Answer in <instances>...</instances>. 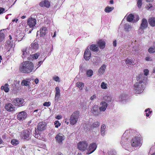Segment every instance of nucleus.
<instances>
[{
    "instance_id": "obj_1",
    "label": "nucleus",
    "mask_w": 155,
    "mask_h": 155,
    "mask_svg": "<svg viewBox=\"0 0 155 155\" xmlns=\"http://www.w3.org/2000/svg\"><path fill=\"white\" fill-rule=\"evenodd\" d=\"M145 78L143 74H140L138 76L137 82L134 85V90L135 92L137 94L142 93L144 89L143 80Z\"/></svg>"
},
{
    "instance_id": "obj_2",
    "label": "nucleus",
    "mask_w": 155,
    "mask_h": 155,
    "mask_svg": "<svg viewBox=\"0 0 155 155\" xmlns=\"http://www.w3.org/2000/svg\"><path fill=\"white\" fill-rule=\"evenodd\" d=\"M20 71L24 73H30L34 72V65L30 61H26L23 62L20 65L19 68Z\"/></svg>"
},
{
    "instance_id": "obj_3",
    "label": "nucleus",
    "mask_w": 155,
    "mask_h": 155,
    "mask_svg": "<svg viewBox=\"0 0 155 155\" xmlns=\"http://www.w3.org/2000/svg\"><path fill=\"white\" fill-rule=\"evenodd\" d=\"M135 133V131L132 129H130L125 131L122 136L120 142L121 144L123 147L126 149L128 148L129 145L127 141V138L131 135L134 136Z\"/></svg>"
},
{
    "instance_id": "obj_4",
    "label": "nucleus",
    "mask_w": 155,
    "mask_h": 155,
    "mask_svg": "<svg viewBox=\"0 0 155 155\" xmlns=\"http://www.w3.org/2000/svg\"><path fill=\"white\" fill-rule=\"evenodd\" d=\"M142 140V137L140 135L136 136L135 137L133 138L131 141V145L133 147H139L142 145L141 142Z\"/></svg>"
},
{
    "instance_id": "obj_5",
    "label": "nucleus",
    "mask_w": 155,
    "mask_h": 155,
    "mask_svg": "<svg viewBox=\"0 0 155 155\" xmlns=\"http://www.w3.org/2000/svg\"><path fill=\"white\" fill-rule=\"evenodd\" d=\"M79 114L78 111H76L72 114L69 119L70 124L74 125L77 122L79 117Z\"/></svg>"
},
{
    "instance_id": "obj_6",
    "label": "nucleus",
    "mask_w": 155,
    "mask_h": 155,
    "mask_svg": "<svg viewBox=\"0 0 155 155\" xmlns=\"http://www.w3.org/2000/svg\"><path fill=\"white\" fill-rule=\"evenodd\" d=\"M88 146V143L85 141H80L77 145L78 149L80 150L83 151H87Z\"/></svg>"
},
{
    "instance_id": "obj_7",
    "label": "nucleus",
    "mask_w": 155,
    "mask_h": 155,
    "mask_svg": "<svg viewBox=\"0 0 155 155\" xmlns=\"http://www.w3.org/2000/svg\"><path fill=\"white\" fill-rule=\"evenodd\" d=\"M31 131L30 130H28L23 131L20 136L23 139L28 140L31 138Z\"/></svg>"
},
{
    "instance_id": "obj_8",
    "label": "nucleus",
    "mask_w": 155,
    "mask_h": 155,
    "mask_svg": "<svg viewBox=\"0 0 155 155\" xmlns=\"http://www.w3.org/2000/svg\"><path fill=\"white\" fill-rule=\"evenodd\" d=\"M97 145L95 143H93L90 144L87 148L86 154H90L93 152L96 149Z\"/></svg>"
},
{
    "instance_id": "obj_9",
    "label": "nucleus",
    "mask_w": 155,
    "mask_h": 155,
    "mask_svg": "<svg viewBox=\"0 0 155 155\" xmlns=\"http://www.w3.org/2000/svg\"><path fill=\"white\" fill-rule=\"evenodd\" d=\"M12 104L16 106L21 107L24 104V100L22 98H15L12 101Z\"/></svg>"
},
{
    "instance_id": "obj_10",
    "label": "nucleus",
    "mask_w": 155,
    "mask_h": 155,
    "mask_svg": "<svg viewBox=\"0 0 155 155\" xmlns=\"http://www.w3.org/2000/svg\"><path fill=\"white\" fill-rule=\"evenodd\" d=\"M148 26V22L147 20L145 18H143L141 21V24L139 29V32L140 33L143 32V30L145 29Z\"/></svg>"
},
{
    "instance_id": "obj_11",
    "label": "nucleus",
    "mask_w": 155,
    "mask_h": 155,
    "mask_svg": "<svg viewBox=\"0 0 155 155\" xmlns=\"http://www.w3.org/2000/svg\"><path fill=\"white\" fill-rule=\"evenodd\" d=\"M36 20L35 18L31 17L29 18L27 20V24L30 28H34V27L36 24Z\"/></svg>"
},
{
    "instance_id": "obj_12",
    "label": "nucleus",
    "mask_w": 155,
    "mask_h": 155,
    "mask_svg": "<svg viewBox=\"0 0 155 155\" xmlns=\"http://www.w3.org/2000/svg\"><path fill=\"white\" fill-rule=\"evenodd\" d=\"M38 48V44L34 41L31 43L29 48H28L29 49L30 51L32 53L37 50Z\"/></svg>"
},
{
    "instance_id": "obj_13",
    "label": "nucleus",
    "mask_w": 155,
    "mask_h": 155,
    "mask_svg": "<svg viewBox=\"0 0 155 155\" xmlns=\"http://www.w3.org/2000/svg\"><path fill=\"white\" fill-rule=\"evenodd\" d=\"M46 124L44 122H40L38 124L37 126V131H42L45 130L46 128ZM35 132L37 133V130H35Z\"/></svg>"
},
{
    "instance_id": "obj_14",
    "label": "nucleus",
    "mask_w": 155,
    "mask_h": 155,
    "mask_svg": "<svg viewBox=\"0 0 155 155\" xmlns=\"http://www.w3.org/2000/svg\"><path fill=\"white\" fill-rule=\"evenodd\" d=\"M55 139L57 142L59 143H62L65 139V137L63 134L59 133L57 134L55 137Z\"/></svg>"
},
{
    "instance_id": "obj_15",
    "label": "nucleus",
    "mask_w": 155,
    "mask_h": 155,
    "mask_svg": "<svg viewBox=\"0 0 155 155\" xmlns=\"http://www.w3.org/2000/svg\"><path fill=\"white\" fill-rule=\"evenodd\" d=\"M27 117V114L24 111L20 112L18 113L17 116L18 119L21 121L25 120Z\"/></svg>"
},
{
    "instance_id": "obj_16",
    "label": "nucleus",
    "mask_w": 155,
    "mask_h": 155,
    "mask_svg": "<svg viewBox=\"0 0 155 155\" xmlns=\"http://www.w3.org/2000/svg\"><path fill=\"white\" fill-rule=\"evenodd\" d=\"M107 104L105 101H102L101 102L99 108L101 111H104L107 107Z\"/></svg>"
},
{
    "instance_id": "obj_17",
    "label": "nucleus",
    "mask_w": 155,
    "mask_h": 155,
    "mask_svg": "<svg viewBox=\"0 0 155 155\" xmlns=\"http://www.w3.org/2000/svg\"><path fill=\"white\" fill-rule=\"evenodd\" d=\"M22 53L21 55L22 58H25L28 57L31 53H32L29 50V48H26V49H23L22 51Z\"/></svg>"
},
{
    "instance_id": "obj_18",
    "label": "nucleus",
    "mask_w": 155,
    "mask_h": 155,
    "mask_svg": "<svg viewBox=\"0 0 155 155\" xmlns=\"http://www.w3.org/2000/svg\"><path fill=\"white\" fill-rule=\"evenodd\" d=\"M47 28L45 27L41 28L40 31L37 32V35L39 34L41 37L44 36L47 33Z\"/></svg>"
},
{
    "instance_id": "obj_19",
    "label": "nucleus",
    "mask_w": 155,
    "mask_h": 155,
    "mask_svg": "<svg viewBox=\"0 0 155 155\" xmlns=\"http://www.w3.org/2000/svg\"><path fill=\"white\" fill-rule=\"evenodd\" d=\"M5 108L6 110L9 111H12L15 110V107L9 103L5 104Z\"/></svg>"
},
{
    "instance_id": "obj_20",
    "label": "nucleus",
    "mask_w": 155,
    "mask_h": 155,
    "mask_svg": "<svg viewBox=\"0 0 155 155\" xmlns=\"http://www.w3.org/2000/svg\"><path fill=\"white\" fill-rule=\"evenodd\" d=\"M91 57V53L88 48H87L84 52V57L86 60H89Z\"/></svg>"
},
{
    "instance_id": "obj_21",
    "label": "nucleus",
    "mask_w": 155,
    "mask_h": 155,
    "mask_svg": "<svg viewBox=\"0 0 155 155\" xmlns=\"http://www.w3.org/2000/svg\"><path fill=\"white\" fill-rule=\"evenodd\" d=\"M106 68V66L105 64H103L101 66L98 70L97 75L101 76L103 75L105 72Z\"/></svg>"
},
{
    "instance_id": "obj_22",
    "label": "nucleus",
    "mask_w": 155,
    "mask_h": 155,
    "mask_svg": "<svg viewBox=\"0 0 155 155\" xmlns=\"http://www.w3.org/2000/svg\"><path fill=\"white\" fill-rule=\"evenodd\" d=\"M39 5L41 7H46L48 8L50 7V4L48 1L45 0L40 2Z\"/></svg>"
},
{
    "instance_id": "obj_23",
    "label": "nucleus",
    "mask_w": 155,
    "mask_h": 155,
    "mask_svg": "<svg viewBox=\"0 0 155 155\" xmlns=\"http://www.w3.org/2000/svg\"><path fill=\"white\" fill-rule=\"evenodd\" d=\"M91 111L93 114L95 115H98L99 114L98 106L97 105H94L91 109Z\"/></svg>"
},
{
    "instance_id": "obj_24",
    "label": "nucleus",
    "mask_w": 155,
    "mask_h": 155,
    "mask_svg": "<svg viewBox=\"0 0 155 155\" xmlns=\"http://www.w3.org/2000/svg\"><path fill=\"white\" fill-rule=\"evenodd\" d=\"M127 97V95L126 94H121L116 99V100L117 101H122L125 100Z\"/></svg>"
},
{
    "instance_id": "obj_25",
    "label": "nucleus",
    "mask_w": 155,
    "mask_h": 155,
    "mask_svg": "<svg viewBox=\"0 0 155 155\" xmlns=\"http://www.w3.org/2000/svg\"><path fill=\"white\" fill-rule=\"evenodd\" d=\"M97 44L101 49H103L105 48V42L104 41L100 40L97 42Z\"/></svg>"
},
{
    "instance_id": "obj_26",
    "label": "nucleus",
    "mask_w": 155,
    "mask_h": 155,
    "mask_svg": "<svg viewBox=\"0 0 155 155\" xmlns=\"http://www.w3.org/2000/svg\"><path fill=\"white\" fill-rule=\"evenodd\" d=\"M124 30L127 31H130L133 30V27L128 24H126L124 25Z\"/></svg>"
},
{
    "instance_id": "obj_27",
    "label": "nucleus",
    "mask_w": 155,
    "mask_h": 155,
    "mask_svg": "<svg viewBox=\"0 0 155 155\" xmlns=\"http://www.w3.org/2000/svg\"><path fill=\"white\" fill-rule=\"evenodd\" d=\"M90 49L93 51H97L99 50V48L97 45L92 44L90 47Z\"/></svg>"
},
{
    "instance_id": "obj_28",
    "label": "nucleus",
    "mask_w": 155,
    "mask_h": 155,
    "mask_svg": "<svg viewBox=\"0 0 155 155\" xmlns=\"http://www.w3.org/2000/svg\"><path fill=\"white\" fill-rule=\"evenodd\" d=\"M24 36V34L23 33H20L19 34L18 33V34L16 35V39L17 40L19 41L22 40Z\"/></svg>"
},
{
    "instance_id": "obj_29",
    "label": "nucleus",
    "mask_w": 155,
    "mask_h": 155,
    "mask_svg": "<svg viewBox=\"0 0 155 155\" xmlns=\"http://www.w3.org/2000/svg\"><path fill=\"white\" fill-rule=\"evenodd\" d=\"M39 55L40 54L37 53L34 54L30 55L28 58H29V59H31L32 60H34L37 59Z\"/></svg>"
},
{
    "instance_id": "obj_30",
    "label": "nucleus",
    "mask_w": 155,
    "mask_h": 155,
    "mask_svg": "<svg viewBox=\"0 0 155 155\" xmlns=\"http://www.w3.org/2000/svg\"><path fill=\"white\" fill-rule=\"evenodd\" d=\"M1 89L2 90L6 92H8L9 90L8 85V84H5L4 85L2 86Z\"/></svg>"
},
{
    "instance_id": "obj_31",
    "label": "nucleus",
    "mask_w": 155,
    "mask_h": 155,
    "mask_svg": "<svg viewBox=\"0 0 155 155\" xmlns=\"http://www.w3.org/2000/svg\"><path fill=\"white\" fill-rule=\"evenodd\" d=\"M76 86L78 87L80 90H82L84 86V84L81 82H78L76 83Z\"/></svg>"
},
{
    "instance_id": "obj_32",
    "label": "nucleus",
    "mask_w": 155,
    "mask_h": 155,
    "mask_svg": "<svg viewBox=\"0 0 155 155\" xmlns=\"http://www.w3.org/2000/svg\"><path fill=\"white\" fill-rule=\"evenodd\" d=\"M114 9V8L113 7L107 6L105 8L104 11L107 13H109L112 12Z\"/></svg>"
},
{
    "instance_id": "obj_33",
    "label": "nucleus",
    "mask_w": 155,
    "mask_h": 155,
    "mask_svg": "<svg viewBox=\"0 0 155 155\" xmlns=\"http://www.w3.org/2000/svg\"><path fill=\"white\" fill-rule=\"evenodd\" d=\"M149 24L152 27L155 26V18H151L149 19L148 21Z\"/></svg>"
},
{
    "instance_id": "obj_34",
    "label": "nucleus",
    "mask_w": 155,
    "mask_h": 155,
    "mask_svg": "<svg viewBox=\"0 0 155 155\" xmlns=\"http://www.w3.org/2000/svg\"><path fill=\"white\" fill-rule=\"evenodd\" d=\"M101 59L98 57H95L93 61V64L96 65H98L101 61Z\"/></svg>"
},
{
    "instance_id": "obj_35",
    "label": "nucleus",
    "mask_w": 155,
    "mask_h": 155,
    "mask_svg": "<svg viewBox=\"0 0 155 155\" xmlns=\"http://www.w3.org/2000/svg\"><path fill=\"white\" fill-rule=\"evenodd\" d=\"M106 128V126L105 125L103 124L102 125L101 129V135L103 136H104L105 134Z\"/></svg>"
},
{
    "instance_id": "obj_36",
    "label": "nucleus",
    "mask_w": 155,
    "mask_h": 155,
    "mask_svg": "<svg viewBox=\"0 0 155 155\" xmlns=\"http://www.w3.org/2000/svg\"><path fill=\"white\" fill-rule=\"evenodd\" d=\"M103 99L108 103L111 102V96L108 95H106L104 97Z\"/></svg>"
},
{
    "instance_id": "obj_37",
    "label": "nucleus",
    "mask_w": 155,
    "mask_h": 155,
    "mask_svg": "<svg viewBox=\"0 0 155 155\" xmlns=\"http://www.w3.org/2000/svg\"><path fill=\"white\" fill-rule=\"evenodd\" d=\"M4 30H0V42L2 41L4 39L5 35L3 33Z\"/></svg>"
},
{
    "instance_id": "obj_38",
    "label": "nucleus",
    "mask_w": 155,
    "mask_h": 155,
    "mask_svg": "<svg viewBox=\"0 0 155 155\" xmlns=\"http://www.w3.org/2000/svg\"><path fill=\"white\" fill-rule=\"evenodd\" d=\"M149 154L150 155H155V146L152 147L150 148Z\"/></svg>"
},
{
    "instance_id": "obj_39",
    "label": "nucleus",
    "mask_w": 155,
    "mask_h": 155,
    "mask_svg": "<svg viewBox=\"0 0 155 155\" xmlns=\"http://www.w3.org/2000/svg\"><path fill=\"white\" fill-rule=\"evenodd\" d=\"M108 84L106 83L102 82L101 85V88L104 90L107 89V88Z\"/></svg>"
},
{
    "instance_id": "obj_40",
    "label": "nucleus",
    "mask_w": 155,
    "mask_h": 155,
    "mask_svg": "<svg viewBox=\"0 0 155 155\" xmlns=\"http://www.w3.org/2000/svg\"><path fill=\"white\" fill-rule=\"evenodd\" d=\"M93 74V71L92 70L89 69L87 71L86 75L88 77H91L92 76Z\"/></svg>"
},
{
    "instance_id": "obj_41",
    "label": "nucleus",
    "mask_w": 155,
    "mask_h": 155,
    "mask_svg": "<svg viewBox=\"0 0 155 155\" xmlns=\"http://www.w3.org/2000/svg\"><path fill=\"white\" fill-rule=\"evenodd\" d=\"M134 15L132 14H129L127 17V21L129 22H131L132 21L134 22Z\"/></svg>"
},
{
    "instance_id": "obj_42",
    "label": "nucleus",
    "mask_w": 155,
    "mask_h": 155,
    "mask_svg": "<svg viewBox=\"0 0 155 155\" xmlns=\"http://www.w3.org/2000/svg\"><path fill=\"white\" fill-rule=\"evenodd\" d=\"M29 81L25 80H23L21 81V84L22 86H29Z\"/></svg>"
},
{
    "instance_id": "obj_43",
    "label": "nucleus",
    "mask_w": 155,
    "mask_h": 155,
    "mask_svg": "<svg viewBox=\"0 0 155 155\" xmlns=\"http://www.w3.org/2000/svg\"><path fill=\"white\" fill-rule=\"evenodd\" d=\"M125 63L126 64H134V62L132 60L127 58L125 61Z\"/></svg>"
},
{
    "instance_id": "obj_44",
    "label": "nucleus",
    "mask_w": 155,
    "mask_h": 155,
    "mask_svg": "<svg viewBox=\"0 0 155 155\" xmlns=\"http://www.w3.org/2000/svg\"><path fill=\"white\" fill-rule=\"evenodd\" d=\"M99 122L97 121L95 122L93 125L91 127V129H92L93 128H96L98 127L99 125Z\"/></svg>"
},
{
    "instance_id": "obj_45",
    "label": "nucleus",
    "mask_w": 155,
    "mask_h": 155,
    "mask_svg": "<svg viewBox=\"0 0 155 155\" xmlns=\"http://www.w3.org/2000/svg\"><path fill=\"white\" fill-rule=\"evenodd\" d=\"M145 114L147 117H149L150 115L151 114L152 111L150 110V109L148 108V109H146L145 110Z\"/></svg>"
},
{
    "instance_id": "obj_46",
    "label": "nucleus",
    "mask_w": 155,
    "mask_h": 155,
    "mask_svg": "<svg viewBox=\"0 0 155 155\" xmlns=\"http://www.w3.org/2000/svg\"><path fill=\"white\" fill-rule=\"evenodd\" d=\"M11 143L14 146H16L19 143V141L16 139H13L11 141Z\"/></svg>"
},
{
    "instance_id": "obj_47",
    "label": "nucleus",
    "mask_w": 155,
    "mask_h": 155,
    "mask_svg": "<svg viewBox=\"0 0 155 155\" xmlns=\"http://www.w3.org/2000/svg\"><path fill=\"white\" fill-rule=\"evenodd\" d=\"M148 51L150 53H153L155 52V46H153L150 48L148 49Z\"/></svg>"
},
{
    "instance_id": "obj_48",
    "label": "nucleus",
    "mask_w": 155,
    "mask_h": 155,
    "mask_svg": "<svg viewBox=\"0 0 155 155\" xmlns=\"http://www.w3.org/2000/svg\"><path fill=\"white\" fill-rule=\"evenodd\" d=\"M60 94H55L54 100L56 103H57L58 101V99L60 97Z\"/></svg>"
},
{
    "instance_id": "obj_49",
    "label": "nucleus",
    "mask_w": 155,
    "mask_h": 155,
    "mask_svg": "<svg viewBox=\"0 0 155 155\" xmlns=\"http://www.w3.org/2000/svg\"><path fill=\"white\" fill-rule=\"evenodd\" d=\"M139 19V16L137 15H134V22H136Z\"/></svg>"
},
{
    "instance_id": "obj_50",
    "label": "nucleus",
    "mask_w": 155,
    "mask_h": 155,
    "mask_svg": "<svg viewBox=\"0 0 155 155\" xmlns=\"http://www.w3.org/2000/svg\"><path fill=\"white\" fill-rule=\"evenodd\" d=\"M55 127L56 128H58V127L60 126L61 123H59V121L58 120H56L54 123Z\"/></svg>"
},
{
    "instance_id": "obj_51",
    "label": "nucleus",
    "mask_w": 155,
    "mask_h": 155,
    "mask_svg": "<svg viewBox=\"0 0 155 155\" xmlns=\"http://www.w3.org/2000/svg\"><path fill=\"white\" fill-rule=\"evenodd\" d=\"M143 0H138L137 2V5L138 7L140 8H141V5H142V1Z\"/></svg>"
},
{
    "instance_id": "obj_52",
    "label": "nucleus",
    "mask_w": 155,
    "mask_h": 155,
    "mask_svg": "<svg viewBox=\"0 0 155 155\" xmlns=\"http://www.w3.org/2000/svg\"><path fill=\"white\" fill-rule=\"evenodd\" d=\"M6 11L4 8L0 7V15L5 13Z\"/></svg>"
},
{
    "instance_id": "obj_53",
    "label": "nucleus",
    "mask_w": 155,
    "mask_h": 155,
    "mask_svg": "<svg viewBox=\"0 0 155 155\" xmlns=\"http://www.w3.org/2000/svg\"><path fill=\"white\" fill-rule=\"evenodd\" d=\"M51 104V103L50 102H45L43 104V105L44 106L49 107L50 106Z\"/></svg>"
},
{
    "instance_id": "obj_54",
    "label": "nucleus",
    "mask_w": 155,
    "mask_h": 155,
    "mask_svg": "<svg viewBox=\"0 0 155 155\" xmlns=\"http://www.w3.org/2000/svg\"><path fill=\"white\" fill-rule=\"evenodd\" d=\"M55 91V94H60V90L58 87H56Z\"/></svg>"
},
{
    "instance_id": "obj_55",
    "label": "nucleus",
    "mask_w": 155,
    "mask_h": 155,
    "mask_svg": "<svg viewBox=\"0 0 155 155\" xmlns=\"http://www.w3.org/2000/svg\"><path fill=\"white\" fill-rule=\"evenodd\" d=\"M97 96L96 94H94L90 98V99L91 100H94L95 99H96L97 98Z\"/></svg>"
},
{
    "instance_id": "obj_56",
    "label": "nucleus",
    "mask_w": 155,
    "mask_h": 155,
    "mask_svg": "<svg viewBox=\"0 0 155 155\" xmlns=\"http://www.w3.org/2000/svg\"><path fill=\"white\" fill-rule=\"evenodd\" d=\"M53 79L56 81L59 82V78L58 77H54L53 78Z\"/></svg>"
},
{
    "instance_id": "obj_57",
    "label": "nucleus",
    "mask_w": 155,
    "mask_h": 155,
    "mask_svg": "<svg viewBox=\"0 0 155 155\" xmlns=\"http://www.w3.org/2000/svg\"><path fill=\"white\" fill-rule=\"evenodd\" d=\"M152 6L151 4H148L146 6V8L147 9L149 10V9H150V8H151Z\"/></svg>"
},
{
    "instance_id": "obj_58",
    "label": "nucleus",
    "mask_w": 155,
    "mask_h": 155,
    "mask_svg": "<svg viewBox=\"0 0 155 155\" xmlns=\"http://www.w3.org/2000/svg\"><path fill=\"white\" fill-rule=\"evenodd\" d=\"M143 72H144V75L145 76H147L148 74L149 71L147 69H145L143 71Z\"/></svg>"
},
{
    "instance_id": "obj_59",
    "label": "nucleus",
    "mask_w": 155,
    "mask_h": 155,
    "mask_svg": "<svg viewBox=\"0 0 155 155\" xmlns=\"http://www.w3.org/2000/svg\"><path fill=\"white\" fill-rule=\"evenodd\" d=\"M45 60V59H44L43 61H39L38 63V67L36 68V69H35L36 70V69L38 68L39 67H40L41 65V64L43 63V61H44Z\"/></svg>"
},
{
    "instance_id": "obj_60",
    "label": "nucleus",
    "mask_w": 155,
    "mask_h": 155,
    "mask_svg": "<svg viewBox=\"0 0 155 155\" xmlns=\"http://www.w3.org/2000/svg\"><path fill=\"white\" fill-rule=\"evenodd\" d=\"M145 60L147 61H151L152 60L151 58L149 56L146 57Z\"/></svg>"
},
{
    "instance_id": "obj_61",
    "label": "nucleus",
    "mask_w": 155,
    "mask_h": 155,
    "mask_svg": "<svg viewBox=\"0 0 155 155\" xmlns=\"http://www.w3.org/2000/svg\"><path fill=\"white\" fill-rule=\"evenodd\" d=\"M116 152L115 151H112V152H111L108 153V155H115Z\"/></svg>"
},
{
    "instance_id": "obj_62",
    "label": "nucleus",
    "mask_w": 155,
    "mask_h": 155,
    "mask_svg": "<svg viewBox=\"0 0 155 155\" xmlns=\"http://www.w3.org/2000/svg\"><path fill=\"white\" fill-rule=\"evenodd\" d=\"M18 21V19L17 18H15L14 19H13L12 20V22H15L17 23Z\"/></svg>"
},
{
    "instance_id": "obj_63",
    "label": "nucleus",
    "mask_w": 155,
    "mask_h": 155,
    "mask_svg": "<svg viewBox=\"0 0 155 155\" xmlns=\"http://www.w3.org/2000/svg\"><path fill=\"white\" fill-rule=\"evenodd\" d=\"M113 46L114 47L116 46L117 43H116V40L114 41L113 42Z\"/></svg>"
},
{
    "instance_id": "obj_64",
    "label": "nucleus",
    "mask_w": 155,
    "mask_h": 155,
    "mask_svg": "<svg viewBox=\"0 0 155 155\" xmlns=\"http://www.w3.org/2000/svg\"><path fill=\"white\" fill-rule=\"evenodd\" d=\"M56 119L58 120L60 119L61 118V115H58L56 117Z\"/></svg>"
}]
</instances>
